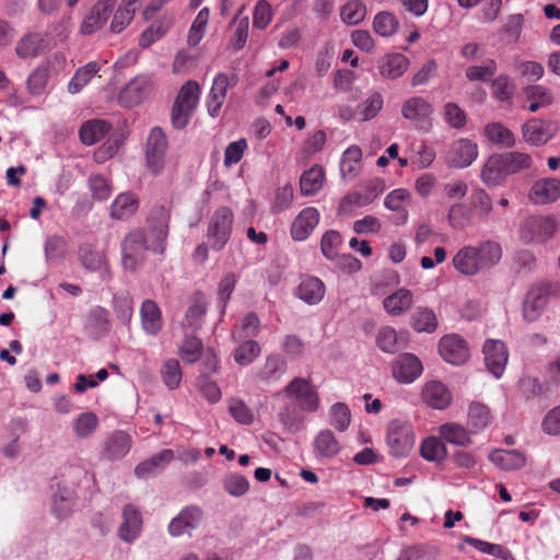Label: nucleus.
<instances>
[{
	"label": "nucleus",
	"instance_id": "a878e982",
	"mask_svg": "<svg viewBox=\"0 0 560 560\" xmlns=\"http://www.w3.org/2000/svg\"><path fill=\"white\" fill-rule=\"evenodd\" d=\"M174 459V452L170 448L162 450L147 460L141 462L135 468V475L140 479H147L162 471Z\"/></svg>",
	"mask_w": 560,
	"mask_h": 560
},
{
	"label": "nucleus",
	"instance_id": "f3484780",
	"mask_svg": "<svg viewBox=\"0 0 560 560\" xmlns=\"http://www.w3.org/2000/svg\"><path fill=\"white\" fill-rule=\"evenodd\" d=\"M117 0H98L90 12L84 16L80 33L82 35H91L103 27L107 22Z\"/></svg>",
	"mask_w": 560,
	"mask_h": 560
},
{
	"label": "nucleus",
	"instance_id": "393cba45",
	"mask_svg": "<svg viewBox=\"0 0 560 560\" xmlns=\"http://www.w3.org/2000/svg\"><path fill=\"white\" fill-rule=\"evenodd\" d=\"M422 400L431 408L443 410L452 401V395L448 388L440 381H430L425 383L421 394Z\"/></svg>",
	"mask_w": 560,
	"mask_h": 560
},
{
	"label": "nucleus",
	"instance_id": "e2e57ef3",
	"mask_svg": "<svg viewBox=\"0 0 560 560\" xmlns=\"http://www.w3.org/2000/svg\"><path fill=\"white\" fill-rule=\"evenodd\" d=\"M49 73L47 66H39L31 72L27 78V90L34 96H40L45 93Z\"/></svg>",
	"mask_w": 560,
	"mask_h": 560
},
{
	"label": "nucleus",
	"instance_id": "09e8293b",
	"mask_svg": "<svg viewBox=\"0 0 560 560\" xmlns=\"http://www.w3.org/2000/svg\"><path fill=\"white\" fill-rule=\"evenodd\" d=\"M194 332H185V338L179 347V355L187 363H195L201 358L203 345L201 340L192 335Z\"/></svg>",
	"mask_w": 560,
	"mask_h": 560
},
{
	"label": "nucleus",
	"instance_id": "052dcab7",
	"mask_svg": "<svg viewBox=\"0 0 560 560\" xmlns=\"http://www.w3.org/2000/svg\"><path fill=\"white\" fill-rule=\"evenodd\" d=\"M287 370L285 361L278 354L267 357L260 377L267 382L279 380Z\"/></svg>",
	"mask_w": 560,
	"mask_h": 560
},
{
	"label": "nucleus",
	"instance_id": "864d4df0",
	"mask_svg": "<svg viewBox=\"0 0 560 560\" xmlns=\"http://www.w3.org/2000/svg\"><path fill=\"white\" fill-rule=\"evenodd\" d=\"M98 427V418L92 411L80 413L73 421V432L79 439H86L92 435Z\"/></svg>",
	"mask_w": 560,
	"mask_h": 560
},
{
	"label": "nucleus",
	"instance_id": "6e6d98bb",
	"mask_svg": "<svg viewBox=\"0 0 560 560\" xmlns=\"http://www.w3.org/2000/svg\"><path fill=\"white\" fill-rule=\"evenodd\" d=\"M472 214L486 220L493 210V202L489 194L483 189H476L470 195Z\"/></svg>",
	"mask_w": 560,
	"mask_h": 560
},
{
	"label": "nucleus",
	"instance_id": "e433bc0d",
	"mask_svg": "<svg viewBox=\"0 0 560 560\" xmlns=\"http://www.w3.org/2000/svg\"><path fill=\"white\" fill-rule=\"evenodd\" d=\"M492 421V415L490 409L479 402L472 401L469 404L467 411V424L472 432H480L485 430Z\"/></svg>",
	"mask_w": 560,
	"mask_h": 560
},
{
	"label": "nucleus",
	"instance_id": "6ab92c4d",
	"mask_svg": "<svg viewBox=\"0 0 560 560\" xmlns=\"http://www.w3.org/2000/svg\"><path fill=\"white\" fill-rule=\"evenodd\" d=\"M483 354L489 372L497 378L501 377L509 359L505 343L501 340H487L483 346Z\"/></svg>",
	"mask_w": 560,
	"mask_h": 560
},
{
	"label": "nucleus",
	"instance_id": "338daca9",
	"mask_svg": "<svg viewBox=\"0 0 560 560\" xmlns=\"http://www.w3.org/2000/svg\"><path fill=\"white\" fill-rule=\"evenodd\" d=\"M472 218L471 208L464 203H454L448 211V222L452 228L462 230L464 229Z\"/></svg>",
	"mask_w": 560,
	"mask_h": 560
},
{
	"label": "nucleus",
	"instance_id": "9d476101",
	"mask_svg": "<svg viewBox=\"0 0 560 560\" xmlns=\"http://www.w3.org/2000/svg\"><path fill=\"white\" fill-rule=\"evenodd\" d=\"M203 521V512L197 505L185 506L174 518L171 520L167 532L173 537L191 535Z\"/></svg>",
	"mask_w": 560,
	"mask_h": 560
},
{
	"label": "nucleus",
	"instance_id": "39448f33",
	"mask_svg": "<svg viewBox=\"0 0 560 560\" xmlns=\"http://www.w3.org/2000/svg\"><path fill=\"white\" fill-rule=\"evenodd\" d=\"M234 215L230 208L220 207L210 218L207 237L211 247L221 250L230 240Z\"/></svg>",
	"mask_w": 560,
	"mask_h": 560
},
{
	"label": "nucleus",
	"instance_id": "c85d7f7f",
	"mask_svg": "<svg viewBox=\"0 0 560 560\" xmlns=\"http://www.w3.org/2000/svg\"><path fill=\"white\" fill-rule=\"evenodd\" d=\"M130 448L131 438L125 431H115L105 440V456L112 460L125 457Z\"/></svg>",
	"mask_w": 560,
	"mask_h": 560
},
{
	"label": "nucleus",
	"instance_id": "58836bf2",
	"mask_svg": "<svg viewBox=\"0 0 560 560\" xmlns=\"http://www.w3.org/2000/svg\"><path fill=\"white\" fill-rule=\"evenodd\" d=\"M384 105V97L380 92H371L358 104L354 115L360 121H369L377 116Z\"/></svg>",
	"mask_w": 560,
	"mask_h": 560
},
{
	"label": "nucleus",
	"instance_id": "c03bdc74",
	"mask_svg": "<svg viewBox=\"0 0 560 560\" xmlns=\"http://www.w3.org/2000/svg\"><path fill=\"white\" fill-rule=\"evenodd\" d=\"M362 151L358 145L349 147L341 156L340 172L343 177L354 178L361 168Z\"/></svg>",
	"mask_w": 560,
	"mask_h": 560
},
{
	"label": "nucleus",
	"instance_id": "f03ea898",
	"mask_svg": "<svg viewBox=\"0 0 560 560\" xmlns=\"http://www.w3.org/2000/svg\"><path fill=\"white\" fill-rule=\"evenodd\" d=\"M200 85L197 81L188 80L179 89L172 107V124L176 129H184L200 100Z\"/></svg>",
	"mask_w": 560,
	"mask_h": 560
},
{
	"label": "nucleus",
	"instance_id": "9b49d317",
	"mask_svg": "<svg viewBox=\"0 0 560 560\" xmlns=\"http://www.w3.org/2000/svg\"><path fill=\"white\" fill-rule=\"evenodd\" d=\"M166 152V135L161 128L154 127L148 137L145 151L147 164L154 174L163 170Z\"/></svg>",
	"mask_w": 560,
	"mask_h": 560
},
{
	"label": "nucleus",
	"instance_id": "37998d69",
	"mask_svg": "<svg viewBox=\"0 0 560 560\" xmlns=\"http://www.w3.org/2000/svg\"><path fill=\"white\" fill-rule=\"evenodd\" d=\"M110 125L105 120H90L80 129L81 141L84 144L92 145L101 141L108 133Z\"/></svg>",
	"mask_w": 560,
	"mask_h": 560
},
{
	"label": "nucleus",
	"instance_id": "72a5a7b5",
	"mask_svg": "<svg viewBox=\"0 0 560 560\" xmlns=\"http://www.w3.org/2000/svg\"><path fill=\"white\" fill-rule=\"evenodd\" d=\"M124 522L119 528V536L126 542H132L140 534L142 518L140 513L132 505L124 509Z\"/></svg>",
	"mask_w": 560,
	"mask_h": 560
},
{
	"label": "nucleus",
	"instance_id": "2eb2a0df",
	"mask_svg": "<svg viewBox=\"0 0 560 560\" xmlns=\"http://www.w3.org/2000/svg\"><path fill=\"white\" fill-rule=\"evenodd\" d=\"M79 259L81 265L92 272H98L103 281L110 279V270L106 255L98 250L94 245L84 243L79 247Z\"/></svg>",
	"mask_w": 560,
	"mask_h": 560
},
{
	"label": "nucleus",
	"instance_id": "2f4dec72",
	"mask_svg": "<svg viewBox=\"0 0 560 560\" xmlns=\"http://www.w3.org/2000/svg\"><path fill=\"white\" fill-rule=\"evenodd\" d=\"M325 295V285L316 277L302 279L296 288V296L310 305L318 304Z\"/></svg>",
	"mask_w": 560,
	"mask_h": 560
},
{
	"label": "nucleus",
	"instance_id": "f8f14e48",
	"mask_svg": "<svg viewBox=\"0 0 560 560\" xmlns=\"http://www.w3.org/2000/svg\"><path fill=\"white\" fill-rule=\"evenodd\" d=\"M168 211L162 207H154L148 218L150 225V236L153 238L151 249L155 253L163 254L166 246L168 233Z\"/></svg>",
	"mask_w": 560,
	"mask_h": 560
},
{
	"label": "nucleus",
	"instance_id": "bf43d9fd",
	"mask_svg": "<svg viewBox=\"0 0 560 560\" xmlns=\"http://www.w3.org/2000/svg\"><path fill=\"white\" fill-rule=\"evenodd\" d=\"M260 331V320L258 316L250 312L247 313L241 322L240 328L233 334L234 340H244L257 337Z\"/></svg>",
	"mask_w": 560,
	"mask_h": 560
},
{
	"label": "nucleus",
	"instance_id": "69168bd1",
	"mask_svg": "<svg viewBox=\"0 0 560 560\" xmlns=\"http://www.w3.org/2000/svg\"><path fill=\"white\" fill-rule=\"evenodd\" d=\"M209 21V10L203 8L199 11L188 32L187 42L190 46H197L202 39L206 26Z\"/></svg>",
	"mask_w": 560,
	"mask_h": 560
},
{
	"label": "nucleus",
	"instance_id": "f704fd0d",
	"mask_svg": "<svg viewBox=\"0 0 560 560\" xmlns=\"http://www.w3.org/2000/svg\"><path fill=\"white\" fill-rule=\"evenodd\" d=\"M441 439L450 444L466 447L471 444L470 431L460 423L447 422L439 428Z\"/></svg>",
	"mask_w": 560,
	"mask_h": 560
},
{
	"label": "nucleus",
	"instance_id": "412c9836",
	"mask_svg": "<svg viewBox=\"0 0 560 560\" xmlns=\"http://www.w3.org/2000/svg\"><path fill=\"white\" fill-rule=\"evenodd\" d=\"M207 306L208 302L205 294L199 291L195 292L190 299V304L186 311L185 317L182 320V328L187 332L197 331L202 325Z\"/></svg>",
	"mask_w": 560,
	"mask_h": 560
},
{
	"label": "nucleus",
	"instance_id": "7ed1b4c3",
	"mask_svg": "<svg viewBox=\"0 0 560 560\" xmlns=\"http://www.w3.org/2000/svg\"><path fill=\"white\" fill-rule=\"evenodd\" d=\"M386 444L394 457H406L415 445L411 427L401 420H392L387 425Z\"/></svg>",
	"mask_w": 560,
	"mask_h": 560
},
{
	"label": "nucleus",
	"instance_id": "680f3d73",
	"mask_svg": "<svg viewBox=\"0 0 560 560\" xmlns=\"http://www.w3.org/2000/svg\"><path fill=\"white\" fill-rule=\"evenodd\" d=\"M42 42L43 39L39 34H27L16 44L15 52L21 58H33L38 55Z\"/></svg>",
	"mask_w": 560,
	"mask_h": 560
},
{
	"label": "nucleus",
	"instance_id": "774afa93",
	"mask_svg": "<svg viewBox=\"0 0 560 560\" xmlns=\"http://www.w3.org/2000/svg\"><path fill=\"white\" fill-rule=\"evenodd\" d=\"M330 424L338 431L343 432L351 422V413L343 402H336L330 408Z\"/></svg>",
	"mask_w": 560,
	"mask_h": 560
},
{
	"label": "nucleus",
	"instance_id": "a18cd8bd",
	"mask_svg": "<svg viewBox=\"0 0 560 560\" xmlns=\"http://www.w3.org/2000/svg\"><path fill=\"white\" fill-rule=\"evenodd\" d=\"M98 71L100 65L95 61L79 68L68 84L69 93L77 94L81 92Z\"/></svg>",
	"mask_w": 560,
	"mask_h": 560
},
{
	"label": "nucleus",
	"instance_id": "a19ab883",
	"mask_svg": "<svg viewBox=\"0 0 560 560\" xmlns=\"http://www.w3.org/2000/svg\"><path fill=\"white\" fill-rule=\"evenodd\" d=\"M74 492L70 488L58 487L52 495L51 510L60 520L68 517L73 510Z\"/></svg>",
	"mask_w": 560,
	"mask_h": 560
},
{
	"label": "nucleus",
	"instance_id": "79ce46f5",
	"mask_svg": "<svg viewBox=\"0 0 560 560\" xmlns=\"http://www.w3.org/2000/svg\"><path fill=\"white\" fill-rule=\"evenodd\" d=\"M485 137L492 143L502 148H512L515 144L514 133L501 122H490L485 127Z\"/></svg>",
	"mask_w": 560,
	"mask_h": 560
},
{
	"label": "nucleus",
	"instance_id": "423d86ee",
	"mask_svg": "<svg viewBox=\"0 0 560 560\" xmlns=\"http://www.w3.org/2000/svg\"><path fill=\"white\" fill-rule=\"evenodd\" d=\"M147 236L140 230L130 232L122 241V265L130 271L137 270L144 261L149 249Z\"/></svg>",
	"mask_w": 560,
	"mask_h": 560
},
{
	"label": "nucleus",
	"instance_id": "cd10ccee",
	"mask_svg": "<svg viewBox=\"0 0 560 560\" xmlns=\"http://www.w3.org/2000/svg\"><path fill=\"white\" fill-rule=\"evenodd\" d=\"M413 304V294L408 289H398L383 300L384 310L392 316L408 312Z\"/></svg>",
	"mask_w": 560,
	"mask_h": 560
},
{
	"label": "nucleus",
	"instance_id": "4c0bfd02",
	"mask_svg": "<svg viewBox=\"0 0 560 560\" xmlns=\"http://www.w3.org/2000/svg\"><path fill=\"white\" fill-rule=\"evenodd\" d=\"M409 60L402 54H392L385 56L380 65V72L384 78L397 79L408 69Z\"/></svg>",
	"mask_w": 560,
	"mask_h": 560
},
{
	"label": "nucleus",
	"instance_id": "13d9d810",
	"mask_svg": "<svg viewBox=\"0 0 560 560\" xmlns=\"http://www.w3.org/2000/svg\"><path fill=\"white\" fill-rule=\"evenodd\" d=\"M223 489L232 497L240 498L249 490L248 479L237 472L226 475L222 480Z\"/></svg>",
	"mask_w": 560,
	"mask_h": 560
},
{
	"label": "nucleus",
	"instance_id": "603ef678",
	"mask_svg": "<svg viewBox=\"0 0 560 560\" xmlns=\"http://www.w3.org/2000/svg\"><path fill=\"white\" fill-rule=\"evenodd\" d=\"M399 26L395 14L388 11L378 12L373 19V30L382 37L393 36Z\"/></svg>",
	"mask_w": 560,
	"mask_h": 560
},
{
	"label": "nucleus",
	"instance_id": "4d7b16f0",
	"mask_svg": "<svg viewBox=\"0 0 560 560\" xmlns=\"http://www.w3.org/2000/svg\"><path fill=\"white\" fill-rule=\"evenodd\" d=\"M501 158L509 175L528 170L533 162L529 154L517 151L501 154Z\"/></svg>",
	"mask_w": 560,
	"mask_h": 560
},
{
	"label": "nucleus",
	"instance_id": "ea45409f",
	"mask_svg": "<svg viewBox=\"0 0 560 560\" xmlns=\"http://www.w3.org/2000/svg\"><path fill=\"white\" fill-rule=\"evenodd\" d=\"M325 180V173L322 166L314 165L310 170L303 172L300 178L301 194L304 196H313L317 194Z\"/></svg>",
	"mask_w": 560,
	"mask_h": 560
},
{
	"label": "nucleus",
	"instance_id": "8fccbe9b",
	"mask_svg": "<svg viewBox=\"0 0 560 560\" xmlns=\"http://www.w3.org/2000/svg\"><path fill=\"white\" fill-rule=\"evenodd\" d=\"M495 72L497 62L488 58L483 60L481 65L469 66L465 71V75L470 82H488L493 78Z\"/></svg>",
	"mask_w": 560,
	"mask_h": 560
},
{
	"label": "nucleus",
	"instance_id": "ddd939ff",
	"mask_svg": "<svg viewBox=\"0 0 560 560\" xmlns=\"http://www.w3.org/2000/svg\"><path fill=\"white\" fill-rule=\"evenodd\" d=\"M237 78L235 75H228L226 73H218L212 82V86L207 96L208 114L215 118L221 112V107L226 98V93L230 88L235 86Z\"/></svg>",
	"mask_w": 560,
	"mask_h": 560
},
{
	"label": "nucleus",
	"instance_id": "5fc2aeb1",
	"mask_svg": "<svg viewBox=\"0 0 560 560\" xmlns=\"http://www.w3.org/2000/svg\"><path fill=\"white\" fill-rule=\"evenodd\" d=\"M241 345L234 351V360L240 365L250 364L259 354L260 346L253 339L240 340Z\"/></svg>",
	"mask_w": 560,
	"mask_h": 560
},
{
	"label": "nucleus",
	"instance_id": "0e129e2a",
	"mask_svg": "<svg viewBox=\"0 0 560 560\" xmlns=\"http://www.w3.org/2000/svg\"><path fill=\"white\" fill-rule=\"evenodd\" d=\"M161 375L165 386L173 390L177 388L182 381V370L176 359H170L164 362L161 369Z\"/></svg>",
	"mask_w": 560,
	"mask_h": 560
},
{
	"label": "nucleus",
	"instance_id": "c756f323",
	"mask_svg": "<svg viewBox=\"0 0 560 560\" xmlns=\"http://www.w3.org/2000/svg\"><path fill=\"white\" fill-rule=\"evenodd\" d=\"M141 325L145 334L155 336L162 329V314L153 300H145L140 308Z\"/></svg>",
	"mask_w": 560,
	"mask_h": 560
},
{
	"label": "nucleus",
	"instance_id": "dca6fc26",
	"mask_svg": "<svg viewBox=\"0 0 560 560\" xmlns=\"http://www.w3.org/2000/svg\"><path fill=\"white\" fill-rule=\"evenodd\" d=\"M442 358L454 365L465 363L469 358V349L466 340L456 334L444 336L439 343Z\"/></svg>",
	"mask_w": 560,
	"mask_h": 560
},
{
	"label": "nucleus",
	"instance_id": "5701e85b",
	"mask_svg": "<svg viewBox=\"0 0 560 560\" xmlns=\"http://www.w3.org/2000/svg\"><path fill=\"white\" fill-rule=\"evenodd\" d=\"M319 212L314 207L303 209L293 220L291 235L295 241L306 240L319 222Z\"/></svg>",
	"mask_w": 560,
	"mask_h": 560
},
{
	"label": "nucleus",
	"instance_id": "6e6552de",
	"mask_svg": "<svg viewBox=\"0 0 560 560\" xmlns=\"http://www.w3.org/2000/svg\"><path fill=\"white\" fill-rule=\"evenodd\" d=\"M284 392L304 411L314 412L319 406L317 392L305 378L295 377L287 385Z\"/></svg>",
	"mask_w": 560,
	"mask_h": 560
},
{
	"label": "nucleus",
	"instance_id": "de8ad7c7",
	"mask_svg": "<svg viewBox=\"0 0 560 560\" xmlns=\"http://www.w3.org/2000/svg\"><path fill=\"white\" fill-rule=\"evenodd\" d=\"M412 327L419 332H433L438 327L435 313L428 307H417L412 314Z\"/></svg>",
	"mask_w": 560,
	"mask_h": 560
},
{
	"label": "nucleus",
	"instance_id": "4468645a",
	"mask_svg": "<svg viewBox=\"0 0 560 560\" xmlns=\"http://www.w3.org/2000/svg\"><path fill=\"white\" fill-rule=\"evenodd\" d=\"M549 294V284L539 283L530 288L523 304V316L526 322L532 323L540 317L548 304Z\"/></svg>",
	"mask_w": 560,
	"mask_h": 560
},
{
	"label": "nucleus",
	"instance_id": "b1692460",
	"mask_svg": "<svg viewBox=\"0 0 560 560\" xmlns=\"http://www.w3.org/2000/svg\"><path fill=\"white\" fill-rule=\"evenodd\" d=\"M524 140L533 145L547 143L555 135V127L550 121L530 119L522 127Z\"/></svg>",
	"mask_w": 560,
	"mask_h": 560
},
{
	"label": "nucleus",
	"instance_id": "c9c22d12",
	"mask_svg": "<svg viewBox=\"0 0 560 560\" xmlns=\"http://www.w3.org/2000/svg\"><path fill=\"white\" fill-rule=\"evenodd\" d=\"M489 460L502 470H515L525 465V456L516 450H494Z\"/></svg>",
	"mask_w": 560,
	"mask_h": 560
},
{
	"label": "nucleus",
	"instance_id": "7c9ffc66",
	"mask_svg": "<svg viewBox=\"0 0 560 560\" xmlns=\"http://www.w3.org/2000/svg\"><path fill=\"white\" fill-rule=\"evenodd\" d=\"M138 208L139 199L133 192H121L110 205V218L114 220H126L133 215Z\"/></svg>",
	"mask_w": 560,
	"mask_h": 560
},
{
	"label": "nucleus",
	"instance_id": "1a4fd4ad",
	"mask_svg": "<svg viewBox=\"0 0 560 560\" xmlns=\"http://www.w3.org/2000/svg\"><path fill=\"white\" fill-rule=\"evenodd\" d=\"M478 158V145L470 139L460 138L453 141L445 154L450 167L466 168Z\"/></svg>",
	"mask_w": 560,
	"mask_h": 560
},
{
	"label": "nucleus",
	"instance_id": "a211bd4d",
	"mask_svg": "<svg viewBox=\"0 0 560 560\" xmlns=\"http://www.w3.org/2000/svg\"><path fill=\"white\" fill-rule=\"evenodd\" d=\"M534 205H548L560 198V178L545 177L535 180L528 191Z\"/></svg>",
	"mask_w": 560,
	"mask_h": 560
},
{
	"label": "nucleus",
	"instance_id": "49530a36",
	"mask_svg": "<svg viewBox=\"0 0 560 560\" xmlns=\"http://www.w3.org/2000/svg\"><path fill=\"white\" fill-rule=\"evenodd\" d=\"M420 453L425 460L440 463L446 458L447 448L438 438L429 436L422 441Z\"/></svg>",
	"mask_w": 560,
	"mask_h": 560
},
{
	"label": "nucleus",
	"instance_id": "bb28decb",
	"mask_svg": "<svg viewBox=\"0 0 560 560\" xmlns=\"http://www.w3.org/2000/svg\"><path fill=\"white\" fill-rule=\"evenodd\" d=\"M509 176L505 171L501 154H492L489 156L481 170V180L490 187L501 185Z\"/></svg>",
	"mask_w": 560,
	"mask_h": 560
},
{
	"label": "nucleus",
	"instance_id": "0eeeda50",
	"mask_svg": "<svg viewBox=\"0 0 560 560\" xmlns=\"http://www.w3.org/2000/svg\"><path fill=\"white\" fill-rule=\"evenodd\" d=\"M557 231V223L549 217H528L520 229V237L525 243H542L551 238Z\"/></svg>",
	"mask_w": 560,
	"mask_h": 560
},
{
	"label": "nucleus",
	"instance_id": "f257e3e1",
	"mask_svg": "<svg viewBox=\"0 0 560 560\" xmlns=\"http://www.w3.org/2000/svg\"><path fill=\"white\" fill-rule=\"evenodd\" d=\"M502 258V247L495 241L462 247L453 257L454 268L465 276H475L493 268Z\"/></svg>",
	"mask_w": 560,
	"mask_h": 560
},
{
	"label": "nucleus",
	"instance_id": "20e7f679",
	"mask_svg": "<svg viewBox=\"0 0 560 560\" xmlns=\"http://www.w3.org/2000/svg\"><path fill=\"white\" fill-rule=\"evenodd\" d=\"M433 113V105L422 96L409 97L401 105V116L422 132L432 129Z\"/></svg>",
	"mask_w": 560,
	"mask_h": 560
},
{
	"label": "nucleus",
	"instance_id": "3c124183",
	"mask_svg": "<svg viewBox=\"0 0 560 560\" xmlns=\"http://www.w3.org/2000/svg\"><path fill=\"white\" fill-rule=\"evenodd\" d=\"M366 7L359 0H350L340 8L341 21L347 25H358L366 16Z\"/></svg>",
	"mask_w": 560,
	"mask_h": 560
},
{
	"label": "nucleus",
	"instance_id": "473e14b6",
	"mask_svg": "<svg viewBox=\"0 0 560 560\" xmlns=\"http://www.w3.org/2000/svg\"><path fill=\"white\" fill-rule=\"evenodd\" d=\"M313 448L317 458H332L338 455L341 446L330 430H322L314 439Z\"/></svg>",
	"mask_w": 560,
	"mask_h": 560
},
{
	"label": "nucleus",
	"instance_id": "aec40b11",
	"mask_svg": "<svg viewBox=\"0 0 560 560\" xmlns=\"http://www.w3.org/2000/svg\"><path fill=\"white\" fill-rule=\"evenodd\" d=\"M153 81L150 75L140 74L133 78L121 91L119 100L128 107L141 103L151 91Z\"/></svg>",
	"mask_w": 560,
	"mask_h": 560
},
{
	"label": "nucleus",
	"instance_id": "4be33fe9",
	"mask_svg": "<svg viewBox=\"0 0 560 560\" xmlns=\"http://www.w3.org/2000/svg\"><path fill=\"white\" fill-rule=\"evenodd\" d=\"M420 360L411 353L400 354L393 366V375L400 383H412L422 373Z\"/></svg>",
	"mask_w": 560,
	"mask_h": 560
}]
</instances>
